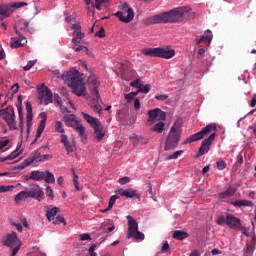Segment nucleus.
Returning a JSON list of instances; mask_svg holds the SVG:
<instances>
[{
  "mask_svg": "<svg viewBox=\"0 0 256 256\" xmlns=\"http://www.w3.org/2000/svg\"><path fill=\"white\" fill-rule=\"evenodd\" d=\"M204 137L208 138L202 141L197 154L198 157L205 155V153H209V149H211V145L213 144V141H215V137H217V125L215 123L208 124L206 127L202 128L200 132L188 137L184 141V145L194 143V141H201Z\"/></svg>",
  "mask_w": 256,
  "mask_h": 256,
  "instance_id": "1",
  "label": "nucleus"
},
{
  "mask_svg": "<svg viewBox=\"0 0 256 256\" xmlns=\"http://www.w3.org/2000/svg\"><path fill=\"white\" fill-rule=\"evenodd\" d=\"M191 11L189 6L174 8L170 11L151 16L145 20L146 25H157L159 23H181L183 17Z\"/></svg>",
  "mask_w": 256,
  "mask_h": 256,
  "instance_id": "2",
  "label": "nucleus"
},
{
  "mask_svg": "<svg viewBox=\"0 0 256 256\" xmlns=\"http://www.w3.org/2000/svg\"><path fill=\"white\" fill-rule=\"evenodd\" d=\"M66 79L68 81V86L71 87L74 95H77V97H84V95H87L85 83L83 82V74L79 73V71L68 72Z\"/></svg>",
  "mask_w": 256,
  "mask_h": 256,
  "instance_id": "3",
  "label": "nucleus"
},
{
  "mask_svg": "<svg viewBox=\"0 0 256 256\" xmlns=\"http://www.w3.org/2000/svg\"><path fill=\"white\" fill-rule=\"evenodd\" d=\"M183 130L181 126L174 124L168 133L165 142V151H169V149H175L179 145V141H181V134Z\"/></svg>",
  "mask_w": 256,
  "mask_h": 256,
  "instance_id": "4",
  "label": "nucleus"
},
{
  "mask_svg": "<svg viewBox=\"0 0 256 256\" xmlns=\"http://www.w3.org/2000/svg\"><path fill=\"white\" fill-rule=\"evenodd\" d=\"M88 85L91 89V93L95 99V102L92 103V109L99 115H101V111H103V108L101 107V104H99V101H101V95H99V82L97 81V78L93 75L88 77Z\"/></svg>",
  "mask_w": 256,
  "mask_h": 256,
  "instance_id": "5",
  "label": "nucleus"
},
{
  "mask_svg": "<svg viewBox=\"0 0 256 256\" xmlns=\"http://www.w3.org/2000/svg\"><path fill=\"white\" fill-rule=\"evenodd\" d=\"M82 115L87 123H89L90 127L94 129V139H96L98 143L103 141V138L105 137V129L103 128L101 121L87 113H82Z\"/></svg>",
  "mask_w": 256,
  "mask_h": 256,
  "instance_id": "6",
  "label": "nucleus"
},
{
  "mask_svg": "<svg viewBox=\"0 0 256 256\" xmlns=\"http://www.w3.org/2000/svg\"><path fill=\"white\" fill-rule=\"evenodd\" d=\"M146 57H160L162 59H172L175 57V50L167 48H145L142 50Z\"/></svg>",
  "mask_w": 256,
  "mask_h": 256,
  "instance_id": "7",
  "label": "nucleus"
},
{
  "mask_svg": "<svg viewBox=\"0 0 256 256\" xmlns=\"http://www.w3.org/2000/svg\"><path fill=\"white\" fill-rule=\"evenodd\" d=\"M0 117L5 121L10 131H17V121L13 106L0 109Z\"/></svg>",
  "mask_w": 256,
  "mask_h": 256,
  "instance_id": "8",
  "label": "nucleus"
},
{
  "mask_svg": "<svg viewBox=\"0 0 256 256\" xmlns=\"http://www.w3.org/2000/svg\"><path fill=\"white\" fill-rule=\"evenodd\" d=\"M128 221V232H127V239H136L137 241H144L145 234L139 231V223L133 216H127Z\"/></svg>",
  "mask_w": 256,
  "mask_h": 256,
  "instance_id": "9",
  "label": "nucleus"
},
{
  "mask_svg": "<svg viewBox=\"0 0 256 256\" xmlns=\"http://www.w3.org/2000/svg\"><path fill=\"white\" fill-rule=\"evenodd\" d=\"M114 15L122 23H131L133 17H135V12H133V8L129 7L128 3H123L120 6V11H117Z\"/></svg>",
  "mask_w": 256,
  "mask_h": 256,
  "instance_id": "10",
  "label": "nucleus"
},
{
  "mask_svg": "<svg viewBox=\"0 0 256 256\" xmlns=\"http://www.w3.org/2000/svg\"><path fill=\"white\" fill-rule=\"evenodd\" d=\"M38 99L40 100L41 105H49V103H53V93L49 87L38 89Z\"/></svg>",
  "mask_w": 256,
  "mask_h": 256,
  "instance_id": "11",
  "label": "nucleus"
},
{
  "mask_svg": "<svg viewBox=\"0 0 256 256\" xmlns=\"http://www.w3.org/2000/svg\"><path fill=\"white\" fill-rule=\"evenodd\" d=\"M28 199H36V201H43L45 199V192L43 188L37 184L32 185L31 189L27 191Z\"/></svg>",
  "mask_w": 256,
  "mask_h": 256,
  "instance_id": "12",
  "label": "nucleus"
},
{
  "mask_svg": "<svg viewBox=\"0 0 256 256\" xmlns=\"http://www.w3.org/2000/svg\"><path fill=\"white\" fill-rule=\"evenodd\" d=\"M147 115L149 117L148 123H153L155 121H165V119H167V114H165V112H163V110H161L160 108L149 110L147 112Z\"/></svg>",
  "mask_w": 256,
  "mask_h": 256,
  "instance_id": "13",
  "label": "nucleus"
},
{
  "mask_svg": "<svg viewBox=\"0 0 256 256\" xmlns=\"http://www.w3.org/2000/svg\"><path fill=\"white\" fill-rule=\"evenodd\" d=\"M15 33L18 35V38H11L10 45L12 49H19V47H23V43H27V38L23 36V33L14 27Z\"/></svg>",
  "mask_w": 256,
  "mask_h": 256,
  "instance_id": "14",
  "label": "nucleus"
},
{
  "mask_svg": "<svg viewBox=\"0 0 256 256\" xmlns=\"http://www.w3.org/2000/svg\"><path fill=\"white\" fill-rule=\"evenodd\" d=\"M26 133L29 135L31 133V127H33V106L31 105V102H26Z\"/></svg>",
  "mask_w": 256,
  "mask_h": 256,
  "instance_id": "15",
  "label": "nucleus"
},
{
  "mask_svg": "<svg viewBox=\"0 0 256 256\" xmlns=\"http://www.w3.org/2000/svg\"><path fill=\"white\" fill-rule=\"evenodd\" d=\"M72 29H73L72 43H74V45H78V43H81V40L83 39V37H85V35L81 33V24H73Z\"/></svg>",
  "mask_w": 256,
  "mask_h": 256,
  "instance_id": "16",
  "label": "nucleus"
},
{
  "mask_svg": "<svg viewBox=\"0 0 256 256\" xmlns=\"http://www.w3.org/2000/svg\"><path fill=\"white\" fill-rule=\"evenodd\" d=\"M226 225L230 229H238L241 227V219L235 217L233 214H227L226 216Z\"/></svg>",
  "mask_w": 256,
  "mask_h": 256,
  "instance_id": "17",
  "label": "nucleus"
},
{
  "mask_svg": "<svg viewBox=\"0 0 256 256\" xmlns=\"http://www.w3.org/2000/svg\"><path fill=\"white\" fill-rule=\"evenodd\" d=\"M211 41H213V32L208 29L204 32V35L196 39V45H201V43H208V45H211Z\"/></svg>",
  "mask_w": 256,
  "mask_h": 256,
  "instance_id": "18",
  "label": "nucleus"
},
{
  "mask_svg": "<svg viewBox=\"0 0 256 256\" xmlns=\"http://www.w3.org/2000/svg\"><path fill=\"white\" fill-rule=\"evenodd\" d=\"M63 121L67 127H77L79 121H77V116L74 114H65L63 117Z\"/></svg>",
  "mask_w": 256,
  "mask_h": 256,
  "instance_id": "19",
  "label": "nucleus"
},
{
  "mask_svg": "<svg viewBox=\"0 0 256 256\" xmlns=\"http://www.w3.org/2000/svg\"><path fill=\"white\" fill-rule=\"evenodd\" d=\"M13 12L14 10L12 4H0V15H2V17H11Z\"/></svg>",
  "mask_w": 256,
  "mask_h": 256,
  "instance_id": "20",
  "label": "nucleus"
},
{
  "mask_svg": "<svg viewBox=\"0 0 256 256\" xmlns=\"http://www.w3.org/2000/svg\"><path fill=\"white\" fill-rule=\"evenodd\" d=\"M27 179H31L32 181H43V179H45V172L34 170L30 173V176Z\"/></svg>",
  "mask_w": 256,
  "mask_h": 256,
  "instance_id": "21",
  "label": "nucleus"
},
{
  "mask_svg": "<svg viewBox=\"0 0 256 256\" xmlns=\"http://www.w3.org/2000/svg\"><path fill=\"white\" fill-rule=\"evenodd\" d=\"M15 241H17V233L12 232L6 236V239L3 241V245L6 247H13Z\"/></svg>",
  "mask_w": 256,
  "mask_h": 256,
  "instance_id": "22",
  "label": "nucleus"
},
{
  "mask_svg": "<svg viewBox=\"0 0 256 256\" xmlns=\"http://www.w3.org/2000/svg\"><path fill=\"white\" fill-rule=\"evenodd\" d=\"M46 125H47V117H44L40 121V124L38 126L34 142L41 138V135H43V131H45V126Z\"/></svg>",
  "mask_w": 256,
  "mask_h": 256,
  "instance_id": "23",
  "label": "nucleus"
},
{
  "mask_svg": "<svg viewBox=\"0 0 256 256\" xmlns=\"http://www.w3.org/2000/svg\"><path fill=\"white\" fill-rule=\"evenodd\" d=\"M73 129L77 131V133L82 139V142L85 143V141H87V134L85 133V127L78 122L76 126L73 127Z\"/></svg>",
  "mask_w": 256,
  "mask_h": 256,
  "instance_id": "24",
  "label": "nucleus"
},
{
  "mask_svg": "<svg viewBox=\"0 0 256 256\" xmlns=\"http://www.w3.org/2000/svg\"><path fill=\"white\" fill-rule=\"evenodd\" d=\"M172 237L177 241H184V239H187V237H189V233L182 230H175L172 234Z\"/></svg>",
  "mask_w": 256,
  "mask_h": 256,
  "instance_id": "25",
  "label": "nucleus"
},
{
  "mask_svg": "<svg viewBox=\"0 0 256 256\" xmlns=\"http://www.w3.org/2000/svg\"><path fill=\"white\" fill-rule=\"evenodd\" d=\"M234 207H255V203L250 200H237L232 202Z\"/></svg>",
  "mask_w": 256,
  "mask_h": 256,
  "instance_id": "26",
  "label": "nucleus"
},
{
  "mask_svg": "<svg viewBox=\"0 0 256 256\" xmlns=\"http://www.w3.org/2000/svg\"><path fill=\"white\" fill-rule=\"evenodd\" d=\"M254 251H255V238L252 239V244L246 243V247L244 248V256H253Z\"/></svg>",
  "mask_w": 256,
  "mask_h": 256,
  "instance_id": "27",
  "label": "nucleus"
},
{
  "mask_svg": "<svg viewBox=\"0 0 256 256\" xmlns=\"http://www.w3.org/2000/svg\"><path fill=\"white\" fill-rule=\"evenodd\" d=\"M16 27L20 33L25 34L29 31V22L28 21H20L17 23Z\"/></svg>",
  "mask_w": 256,
  "mask_h": 256,
  "instance_id": "28",
  "label": "nucleus"
},
{
  "mask_svg": "<svg viewBox=\"0 0 256 256\" xmlns=\"http://www.w3.org/2000/svg\"><path fill=\"white\" fill-rule=\"evenodd\" d=\"M57 213H59L58 207H53L50 210L46 211V217L48 221H55V217L57 216Z\"/></svg>",
  "mask_w": 256,
  "mask_h": 256,
  "instance_id": "29",
  "label": "nucleus"
},
{
  "mask_svg": "<svg viewBox=\"0 0 256 256\" xmlns=\"http://www.w3.org/2000/svg\"><path fill=\"white\" fill-rule=\"evenodd\" d=\"M124 197H127L128 199H133V198L137 197V199H139L140 196L137 193V190H135L133 188H128L125 190Z\"/></svg>",
  "mask_w": 256,
  "mask_h": 256,
  "instance_id": "30",
  "label": "nucleus"
},
{
  "mask_svg": "<svg viewBox=\"0 0 256 256\" xmlns=\"http://www.w3.org/2000/svg\"><path fill=\"white\" fill-rule=\"evenodd\" d=\"M60 142L63 143L68 153L73 151V146L71 145V143H69V139L67 138V135L62 134Z\"/></svg>",
  "mask_w": 256,
  "mask_h": 256,
  "instance_id": "31",
  "label": "nucleus"
},
{
  "mask_svg": "<svg viewBox=\"0 0 256 256\" xmlns=\"http://www.w3.org/2000/svg\"><path fill=\"white\" fill-rule=\"evenodd\" d=\"M43 181H45V183H55V176L53 175V173L46 171L44 172V179Z\"/></svg>",
  "mask_w": 256,
  "mask_h": 256,
  "instance_id": "32",
  "label": "nucleus"
},
{
  "mask_svg": "<svg viewBox=\"0 0 256 256\" xmlns=\"http://www.w3.org/2000/svg\"><path fill=\"white\" fill-rule=\"evenodd\" d=\"M72 175H73V183L76 191H81V187L79 186V176L75 173V169L72 168Z\"/></svg>",
  "mask_w": 256,
  "mask_h": 256,
  "instance_id": "33",
  "label": "nucleus"
},
{
  "mask_svg": "<svg viewBox=\"0 0 256 256\" xmlns=\"http://www.w3.org/2000/svg\"><path fill=\"white\" fill-rule=\"evenodd\" d=\"M164 129H165V123L158 122L153 126L152 131H154V133H163Z\"/></svg>",
  "mask_w": 256,
  "mask_h": 256,
  "instance_id": "34",
  "label": "nucleus"
},
{
  "mask_svg": "<svg viewBox=\"0 0 256 256\" xmlns=\"http://www.w3.org/2000/svg\"><path fill=\"white\" fill-rule=\"evenodd\" d=\"M23 199H29V195L27 191H21L15 196L16 203L23 201Z\"/></svg>",
  "mask_w": 256,
  "mask_h": 256,
  "instance_id": "35",
  "label": "nucleus"
},
{
  "mask_svg": "<svg viewBox=\"0 0 256 256\" xmlns=\"http://www.w3.org/2000/svg\"><path fill=\"white\" fill-rule=\"evenodd\" d=\"M20 155H21V150H15L10 155L2 158L1 161H7L9 159H17V157H19Z\"/></svg>",
  "mask_w": 256,
  "mask_h": 256,
  "instance_id": "36",
  "label": "nucleus"
},
{
  "mask_svg": "<svg viewBox=\"0 0 256 256\" xmlns=\"http://www.w3.org/2000/svg\"><path fill=\"white\" fill-rule=\"evenodd\" d=\"M30 165H33V161L23 162L20 165H17L15 172L18 173V171H23V169L30 167Z\"/></svg>",
  "mask_w": 256,
  "mask_h": 256,
  "instance_id": "37",
  "label": "nucleus"
},
{
  "mask_svg": "<svg viewBox=\"0 0 256 256\" xmlns=\"http://www.w3.org/2000/svg\"><path fill=\"white\" fill-rule=\"evenodd\" d=\"M117 199H119L118 195H113L110 197L108 206H107V210H112L113 206L115 205V201H117Z\"/></svg>",
  "mask_w": 256,
  "mask_h": 256,
  "instance_id": "38",
  "label": "nucleus"
},
{
  "mask_svg": "<svg viewBox=\"0 0 256 256\" xmlns=\"http://www.w3.org/2000/svg\"><path fill=\"white\" fill-rule=\"evenodd\" d=\"M15 189L14 185H0V193H8V191H13Z\"/></svg>",
  "mask_w": 256,
  "mask_h": 256,
  "instance_id": "39",
  "label": "nucleus"
},
{
  "mask_svg": "<svg viewBox=\"0 0 256 256\" xmlns=\"http://www.w3.org/2000/svg\"><path fill=\"white\" fill-rule=\"evenodd\" d=\"M139 91H140V93H145V94H147V93H149V91H151V85H149V84H146V85H140V87H139Z\"/></svg>",
  "mask_w": 256,
  "mask_h": 256,
  "instance_id": "40",
  "label": "nucleus"
},
{
  "mask_svg": "<svg viewBox=\"0 0 256 256\" xmlns=\"http://www.w3.org/2000/svg\"><path fill=\"white\" fill-rule=\"evenodd\" d=\"M56 131L58 133H65V128L63 127V123L61 121H56Z\"/></svg>",
  "mask_w": 256,
  "mask_h": 256,
  "instance_id": "41",
  "label": "nucleus"
},
{
  "mask_svg": "<svg viewBox=\"0 0 256 256\" xmlns=\"http://www.w3.org/2000/svg\"><path fill=\"white\" fill-rule=\"evenodd\" d=\"M53 225H59V223H65V218L63 216H58L56 218H54V220H52Z\"/></svg>",
  "mask_w": 256,
  "mask_h": 256,
  "instance_id": "42",
  "label": "nucleus"
},
{
  "mask_svg": "<svg viewBox=\"0 0 256 256\" xmlns=\"http://www.w3.org/2000/svg\"><path fill=\"white\" fill-rule=\"evenodd\" d=\"M66 21H67V23L72 25V28H73V25H80V23L77 22V20H75V17H73V16L66 17Z\"/></svg>",
  "mask_w": 256,
  "mask_h": 256,
  "instance_id": "43",
  "label": "nucleus"
},
{
  "mask_svg": "<svg viewBox=\"0 0 256 256\" xmlns=\"http://www.w3.org/2000/svg\"><path fill=\"white\" fill-rule=\"evenodd\" d=\"M46 195L50 199H55V194H53V189H51V186H46Z\"/></svg>",
  "mask_w": 256,
  "mask_h": 256,
  "instance_id": "44",
  "label": "nucleus"
},
{
  "mask_svg": "<svg viewBox=\"0 0 256 256\" xmlns=\"http://www.w3.org/2000/svg\"><path fill=\"white\" fill-rule=\"evenodd\" d=\"M130 182H131V178H129L127 176L118 179V183L120 185H127V183H130Z\"/></svg>",
  "mask_w": 256,
  "mask_h": 256,
  "instance_id": "45",
  "label": "nucleus"
},
{
  "mask_svg": "<svg viewBox=\"0 0 256 256\" xmlns=\"http://www.w3.org/2000/svg\"><path fill=\"white\" fill-rule=\"evenodd\" d=\"M182 153H183V150L176 151L172 155H169L166 159L167 160L177 159V157H179V155H182Z\"/></svg>",
  "mask_w": 256,
  "mask_h": 256,
  "instance_id": "46",
  "label": "nucleus"
},
{
  "mask_svg": "<svg viewBox=\"0 0 256 256\" xmlns=\"http://www.w3.org/2000/svg\"><path fill=\"white\" fill-rule=\"evenodd\" d=\"M37 63V60L28 61L27 65L23 67L25 71H30L32 67Z\"/></svg>",
  "mask_w": 256,
  "mask_h": 256,
  "instance_id": "47",
  "label": "nucleus"
},
{
  "mask_svg": "<svg viewBox=\"0 0 256 256\" xmlns=\"http://www.w3.org/2000/svg\"><path fill=\"white\" fill-rule=\"evenodd\" d=\"M13 7V11H15V9H21V7H25V5H27V3L25 2H16L11 4Z\"/></svg>",
  "mask_w": 256,
  "mask_h": 256,
  "instance_id": "48",
  "label": "nucleus"
},
{
  "mask_svg": "<svg viewBox=\"0 0 256 256\" xmlns=\"http://www.w3.org/2000/svg\"><path fill=\"white\" fill-rule=\"evenodd\" d=\"M107 1L109 0H95V8L98 11H101V5H103V3H107Z\"/></svg>",
  "mask_w": 256,
  "mask_h": 256,
  "instance_id": "49",
  "label": "nucleus"
},
{
  "mask_svg": "<svg viewBox=\"0 0 256 256\" xmlns=\"http://www.w3.org/2000/svg\"><path fill=\"white\" fill-rule=\"evenodd\" d=\"M95 37H99L100 39H103V37H105V28L100 27L99 31L96 32Z\"/></svg>",
  "mask_w": 256,
  "mask_h": 256,
  "instance_id": "50",
  "label": "nucleus"
},
{
  "mask_svg": "<svg viewBox=\"0 0 256 256\" xmlns=\"http://www.w3.org/2000/svg\"><path fill=\"white\" fill-rule=\"evenodd\" d=\"M19 121H23V106L17 105Z\"/></svg>",
  "mask_w": 256,
  "mask_h": 256,
  "instance_id": "51",
  "label": "nucleus"
},
{
  "mask_svg": "<svg viewBox=\"0 0 256 256\" xmlns=\"http://www.w3.org/2000/svg\"><path fill=\"white\" fill-rule=\"evenodd\" d=\"M217 225H225V223H227V218H225V216H220L217 220H216Z\"/></svg>",
  "mask_w": 256,
  "mask_h": 256,
  "instance_id": "52",
  "label": "nucleus"
},
{
  "mask_svg": "<svg viewBox=\"0 0 256 256\" xmlns=\"http://www.w3.org/2000/svg\"><path fill=\"white\" fill-rule=\"evenodd\" d=\"M237 230L241 231L245 237H249V232L247 231V228L243 226V224H241Z\"/></svg>",
  "mask_w": 256,
  "mask_h": 256,
  "instance_id": "53",
  "label": "nucleus"
},
{
  "mask_svg": "<svg viewBox=\"0 0 256 256\" xmlns=\"http://www.w3.org/2000/svg\"><path fill=\"white\" fill-rule=\"evenodd\" d=\"M225 167H227V164H225V161L217 162V169H219V171H223L225 169Z\"/></svg>",
  "mask_w": 256,
  "mask_h": 256,
  "instance_id": "54",
  "label": "nucleus"
},
{
  "mask_svg": "<svg viewBox=\"0 0 256 256\" xmlns=\"http://www.w3.org/2000/svg\"><path fill=\"white\" fill-rule=\"evenodd\" d=\"M95 249H97V245L93 244L90 248H89V255L90 256H97V252H95Z\"/></svg>",
  "mask_w": 256,
  "mask_h": 256,
  "instance_id": "55",
  "label": "nucleus"
},
{
  "mask_svg": "<svg viewBox=\"0 0 256 256\" xmlns=\"http://www.w3.org/2000/svg\"><path fill=\"white\" fill-rule=\"evenodd\" d=\"M155 99H157L158 101H166V99H169V95L167 94L156 95Z\"/></svg>",
  "mask_w": 256,
  "mask_h": 256,
  "instance_id": "56",
  "label": "nucleus"
},
{
  "mask_svg": "<svg viewBox=\"0 0 256 256\" xmlns=\"http://www.w3.org/2000/svg\"><path fill=\"white\" fill-rule=\"evenodd\" d=\"M141 80H139V79H136V80H134L133 82H131V87H135L136 89H139V87H141Z\"/></svg>",
  "mask_w": 256,
  "mask_h": 256,
  "instance_id": "57",
  "label": "nucleus"
},
{
  "mask_svg": "<svg viewBox=\"0 0 256 256\" xmlns=\"http://www.w3.org/2000/svg\"><path fill=\"white\" fill-rule=\"evenodd\" d=\"M235 188L230 186L227 190H226V194L229 195L230 197H233V195H235Z\"/></svg>",
  "mask_w": 256,
  "mask_h": 256,
  "instance_id": "58",
  "label": "nucleus"
},
{
  "mask_svg": "<svg viewBox=\"0 0 256 256\" xmlns=\"http://www.w3.org/2000/svg\"><path fill=\"white\" fill-rule=\"evenodd\" d=\"M134 108L136 109V111H138V109H141V101H139V98L134 99Z\"/></svg>",
  "mask_w": 256,
  "mask_h": 256,
  "instance_id": "59",
  "label": "nucleus"
},
{
  "mask_svg": "<svg viewBox=\"0 0 256 256\" xmlns=\"http://www.w3.org/2000/svg\"><path fill=\"white\" fill-rule=\"evenodd\" d=\"M80 239H81V241H91V235L81 234Z\"/></svg>",
  "mask_w": 256,
  "mask_h": 256,
  "instance_id": "60",
  "label": "nucleus"
},
{
  "mask_svg": "<svg viewBox=\"0 0 256 256\" xmlns=\"http://www.w3.org/2000/svg\"><path fill=\"white\" fill-rule=\"evenodd\" d=\"M8 145H9V139L0 141V150L5 149V147H7Z\"/></svg>",
  "mask_w": 256,
  "mask_h": 256,
  "instance_id": "61",
  "label": "nucleus"
},
{
  "mask_svg": "<svg viewBox=\"0 0 256 256\" xmlns=\"http://www.w3.org/2000/svg\"><path fill=\"white\" fill-rule=\"evenodd\" d=\"M167 251H169V243L168 242L164 243L161 247L162 253H167Z\"/></svg>",
  "mask_w": 256,
  "mask_h": 256,
  "instance_id": "62",
  "label": "nucleus"
},
{
  "mask_svg": "<svg viewBox=\"0 0 256 256\" xmlns=\"http://www.w3.org/2000/svg\"><path fill=\"white\" fill-rule=\"evenodd\" d=\"M125 99L127 100L128 103H131V101H133V99H135V97L130 92L129 94H125Z\"/></svg>",
  "mask_w": 256,
  "mask_h": 256,
  "instance_id": "63",
  "label": "nucleus"
},
{
  "mask_svg": "<svg viewBox=\"0 0 256 256\" xmlns=\"http://www.w3.org/2000/svg\"><path fill=\"white\" fill-rule=\"evenodd\" d=\"M74 50L76 51V53H79L80 51H87V47L78 46V47L74 48Z\"/></svg>",
  "mask_w": 256,
  "mask_h": 256,
  "instance_id": "64",
  "label": "nucleus"
}]
</instances>
